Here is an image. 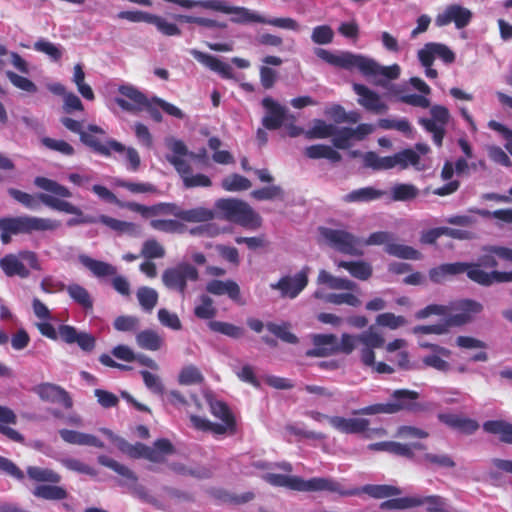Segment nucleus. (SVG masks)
I'll return each instance as SVG.
<instances>
[{"mask_svg": "<svg viewBox=\"0 0 512 512\" xmlns=\"http://www.w3.org/2000/svg\"><path fill=\"white\" fill-rule=\"evenodd\" d=\"M34 184L38 188L50 192L53 195L46 193L31 195L14 188L9 189V194L16 201H18L19 203H21L30 210H38L40 207V203H43L47 207L56 211L65 212L67 214H73L77 216H83V212L79 207L64 199H60L70 198L72 196L71 191L67 187L45 177H36L34 180Z\"/></svg>", "mask_w": 512, "mask_h": 512, "instance_id": "f257e3e1", "label": "nucleus"}, {"mask_svg": "<svg viewBox=\"0 0 512 512\" xmlns=\"http://www.w3.org/2000/svg\"><path fill=\"white\" fill-rule=\"evenodd\" d=\"M314 53L324 62L347 70L357 68L365 76L383 77L387 80L397 79L400 75V66H382L372 58L353 54L348 51L331 52L323 48H316Z\"/></svg>", "mask_w": 512, "mask_h": 512, "instance_id": "f03ea898", "label": "nucleus"}, {"mask_svg": "<svg viewBox=\"0 0 512 512\" xmlns=\"http://www.w3.org/2000/svg\"><path fill=\"white\" fill-rule=\"evenodd\" d=\"M458 312L451 313L450 308L442 305H428L416 313V318L424 319L430 315H443L446 317L445 323L434 325H419L413 328L412 332L418 334H437L441 335L447 332L449 326H460L469 322L474 314L482 310V305L471 300H463L457 304Z\"/></svg>", "mask_w": 512, "mask_h": 512, "instance_id": "7ed1b4c3", "label": "nucleus"}, {"mask_svg": "<svg viewBox=\"0 0 512 512\" xmlns=\"http://www.w3.org/2000/svg\"><path fill=\"white\" fill-rule=\"evenodd\" d=\"M263 479L273 486L286 487L299 492H329L340 496L359 494L358 489H345L342 484L329 477L303 479L299 476L267 473Z\"/></svg>", "mask_w": 512, "mask_h": 512, "instance_id": "20e7f679", "label": "nucleus"}, {"mask_svg": "<svg viewBox=\"0 0 512 512\" xmlns=\"http://www.w3.org/2000/svg\"><path fill=\"white\" fill-rule=\"evenodd\" d=\"M61 226L60 221L37 216H17L0 219L1 241L7 244L14 234L55 231Z\"/></svg>", "mask_w": 512, "mask_h": 512, "instance_id": "39448f33", "label": "nucleus"}, {"mask_svg": "<svg viewBox=\"0 0 512 512\" xmlns=\"http://www.w3.org/2000/svg\"><path fill=\"white\" fill-rule=\"evenodd\" d=\"M218 216L246 228H258L260 216L244 201L232 198H222L215 202Z\"/></svg>", "mask_w": 512, "mask_h": 512, "instance_id": "423d86ee", "label": "nucleus"}, {"mask_svg": "<svg viewBox=\"0 0 512 512\" xmlns=\"http://www.w3.org/2000/svg\"><path fill=\"white\" fill-rule=\"evenodd\" d=\"M211 413L222 421V424H215L206 418L190 415V421L194 428L201 431H212L215 434H224L234 430V418L228 407L221 401L210 402Z\"/></svg>", "mask_w": 512, "mask_h": 512, "instance_id": "0eeeda50", "label": "nucleus"}, {"mask_svg": "<svg viewBox=\"0 0 512 512\" xmlns=\"http://www.w3.org/2000/svg\"><path fill=\"white\" fill-rule=\"evenodd\" d=\"M164 286L172 291L185 296L188 281H197L199 273L196 267L187 262H181L173 267L165 269L162 273Z\"/></svg>", "mask_w": 512, "mask_h": 512, "instance_id": "6e6552de", "label": "nucleus"}, {"mask_svg": "<svg viewBox=\"0 0 512 512\" xmlns=\"http://www.w3.org/2000/svg\"><path fill=\"white\" fill-rule=\"evenodd\" d=\"M322 236L331 247L337 251L352 255L362 256V239L343 229L323 228Z\"/></svg>", "mask_w": 512, "mask_h": 512, "instance_id": "1a4fd4ad", "label": "nucleus"}, {"mask_svg": "<svg viewBox=\"0 0 512 512\" xmlns=\"http://www.w3.org/2000/svg\"><path fill=\"white\" fill-rule=\"evenodd\" d=\"M24 262H26L32 269H41L37 255L32 251H21L18 254H8L0 260V267L9 277L19 276L20 278H27L30 272Z\"/></svg>", "mask_w": 512, "mask_h": 512, "instance_id": "9d476101", "label": "nucleus"}, {"mask_svg": "<svg viewBox=\"0 0 512 512\" xmlns=\"http://www.w3.org/2000/svg\"><path fill=\"white\" fill-rule=\"evenodd\" d=\"M329 424L335 430L344 434L365 433V438H372L373 435L378 437L386 435V431L383 428L369 429L370 421L366 418H345L341 416H333L329 419Z\"/></svg>", "mask_w": 512, "mask_h": 512, "instance_id": "9b49d317", "label": "nucleus"}, {"mask_svg": "<svg viewBox=\"0 0 512 512\" xmlns=\"http://www.w3.org/2000/svg\"><path fill=\"white\" fill-rule=\"evenodd\" d=\"M430 116V118L419 119V123L433 135L434 143L441 146L446 126L450 120V113L446 107L434 105L430 108Z\"/></svg>", "mask_w": 512, "mask_h": 512, "instance_id": "f8f14e48", "label": "nucleus"}, {"mask_svg": "<svg viewBox=\"0 0 512 512\" xmlns=\"http://www.w3.org/2000/svg\"><path fill=\"white\" fill-rule=\"evenodd\" d=\"M472 17L473 13L470 9L460 4H450L438 13L435 24L438 27H443L454 23L457 29H463L470 24Z\"/></svg>", "mask_w": 512, "mask_h": 512, "instance_id": "ddd939ff", "label": "nucleus"}, {"mask_svg": "<svg viewBox=\"0 0 512 512\" xmlns=\"http://www.w3.org/2000/svg\"><path fill=\"white\" fill-rule=\"evenodd\" d=\"M309 268L304 267L293 276L282 277L278 282L271 283L270 288L279 290L283 298H296L308 284Z\"/></svg>", "mask_w": 512, "mask_h": 512, "instance_id": "4468645a", "label": "nucleus"}, {"mask_svg": "<svg viewBox=\"0 0 512 512\" xmlns=\"http://www.w3.org/2000/svg\"><path fill=\"white\" fill-rule=\"evenodd\" d=\"M121 97H116L115 102L122 110L130 113H138L144 110L148 98L137 87L131 84H123L118 87Z\"/></svg>", "mask_w": 512, "mask_h": 512, "instance_id": "2eb2a0df", "label": "nucleus"}, {"mask_svg": "<svg viewBox=\"0 0 512 512\" xmlns=\"http://www.w3.org/2000/svg\"><path fill=\"white\" fill-rule=\"evenodd\" d=\"M169 162L175 167L176 171L182 178L186 188L209 187L211 180L204 174H193L190 165L185 159L179 157L169 158Z\"/></svg>", "mask_w": 512, "mask_h": 512, "instance_id": "dca6fc26", "label": "nucleus"}, {"mask_svg": "<svg viewBox=\"0 0 512 512\" xmlns=\"http://www.w3.org/2000/svg\"><path fill=\"white\" fill-rule=\"evenodd\" d=\"M436 57L446 64L453 63L455 60L454 52L442 43L430 42L418 51V59L423 66L432 65Z\"/></svg>", "mask_w": 512, "mask_h": 512, "instance_id": "f3484780", "label": "nucleus"}, {"mask_svg": "<svg viewBox=\"0 0 512 512\" xmlns=\"http://www.w3.org/2000/svg\"><path fill=\"white\" fill-rule=\"evenodd\" d=\"M419 346L431 350V353L424 356L422 360L426 366L441 372H446L450 369V364L446 360L451 355V351L449 349L437 344L429 343L425 340H419Z\"/></svg>", "mask_w": 512, "mask_h": 512, "instance_id": "a211bd4d", "label": "nucleus"}, {"mask_svg": "<svg viewBox=\"0 0 512 512\" xmlns=\"http://www.w3.org/2000/svg\"><path fill=\"white\" fill-rule=\"evenodd\" d=\"M262 106L265 109V115L262 118V125L265 129H279L286 118L287 110L271 97H265L262 100Z\"/></svg>", "mask_w": 512, "mask_h": 512, "instance_id": "6ab92c4d", "label": "nucleus"}, {"mask_svg": "<svg viewBox=\"0 0 512 512\" xmlns=\"http://www.w3.org/2000/svg\"><path fill=\"white\" fill-rule=\"evenodd\" d=\"M105 131L100 126L89 125L84 133H81L80 140L83 144L90 147L95 152L109 156L111 154V147L109 145L110 139H104Z\"/></svg>", "mask_w": 512, "mask_h": 512, "instance_id": "aec40b11", "label": "nucleus"}, {"mask_svg": "<svg viewBox=\"0 0 512 512\" xmlns=\"http://www.w3.org/2000/svg\"><path fill=\"white\" fill-rule=\"evenodd\" d=\"M419 393L408 389L395 390L391 395V400L387 402L390 414L402 410H417L419 405L417 399Z\"/></svg>", "mask_w": 512, "mask_h": 512, "instance_id": "412c9836", "label": "nucleus"}, {"mask_svg": "<svg viewBox=\"0 0 512 512\" xmlns=\"http://www.w3.org/2000/svg\"><path fill=\"white\" fill-rule=\"evenodd\" d=\"M477 265H469L465 262H455L439 265L435 268L430 269L429 278L434 283H443L452 276L467 273L469 277V271H471Z\"/></svg>", "mask_w": 512, "mask_h": 512, "instance_id": "4be33fe9", "label": "nucleus"}, {"mask_svg": "<svg viewBox=\"0 0 512 512\" xmlns=\"http://www.w3.org/2000/svg\"><path fill=\"white\" fill-rule=\"evenodd\" d=\"M34 392L44 401L63 405L71 408L73 401L69 394L60 386L51 383H43L34 388Z\"/></svg>", "mask_w": 512, "mask_h": 512, "instance_id": "5701e85b", "label": "nucleus"}, {"mask_svg": "<svg viewBox=\"0 0 512 512\" xmlns=\"http://www.w3.org/2000/svg\"><path fill=\"white\" fill-rule=\"evenodd\" d=\"M59 336L67 344L76 343L83 351L90 352L95 347V338L86 332H79L70 325H61L59 327Z\"/></svg>", "mask_w": 512, "mask_h": 512, "instance_id": "b1692460", "label": "nucleus"}, {"mask_svg": "<svg viewBox=\"0 0 512 512\" xmlns=\"http://www.w3.org/2000/svg\"><path fill=\"white\" fill-rule=\"evenodd\" d=\"M353 89L358 95V103L365 109L375 113L382 114L386 112L387 105L382 101L381 97L362 84H354Z\"/></svg>", "mask_w": 512, "mask_h": 512, "instance_id": "393cba45", "label": "nucleus"}, {"mask_svg": "<svg viewBox=\"0 0 512 512\" xmlns=\"http://www.w3.org/2000/svg\"><path fill=\"white\" fill-rule=\"evenodd\" d=\"M189 52L198 62L218 73L222 78L230 79L233 77L232 67L217 57L196 49H191Z\"/></svg>", "mask_w": 512, "mask_h": 512, "instance_id": "a878e982", "label": "nucleus"}, {"mask_svg": "<svg viewBox=\"0 0 512 512\" xmlns=\"http://www.w3.org/2000/svg\"><path fill=\"white\" fill-rule=\"evenodd\" d=\"M314 348L307 352L308 356H329L339 350V342L333 334H316L313 336Z\"/></svg>", "mask_w": 512, "mask_h": 512, "instance_id": "bb28decb", "label": "nucleus"}, {"mask_svg": "<svg viewBox=\"0 0 512 512\" xmlns=\"http://www.w3.org/2000/svg\"><path fill=\"white\" fill-rule=\"evenodd\" d=\"M392 163V169L398 168L400 170H406L409 167H413L417 171H422L426 168L422 158L411 148L404 149L392 155Z\"/></svg>", "mask_w": 512, "mask_h": 512, "instance_id": "cd10ccee", "label": "nucleus"}, {"mask_svg": "<svg viewBox=\"0 0 512 512\" xmlns=\"http://www.w3.org/2000/svg\"><path fill=\"white\" fill-rule=\"evenodd\" d=\"M100 431L105 436H107V438L110 439V441L114 443L117 446V448L124 454H127L132 458H145L147 451L146 445L142 443H136L134 445L129 444L123 438L116 436L111 430L107 428H102L100 429Z\"/></svg>", "mask_w": 512, "mask_h": 512, "instance_id": "c85d7f7f", "label": "nucleus"}, {"mask_svg": "<svg viewBox=\"0 0 512 512\" xmlns=\"http://www.w3.org/2000/svg\"><path fill=\"white\" fill-rule=\"evenodd\" d=\"M171 214L175 217L186 221V222H207L215 218L216 213L209 208L196 207L188 210H184L174 205V210H171Z\"/></svg>", "mask_w": 512, "mask_h": 512, "instance_id": "c756f323", "label": "nucleus"}, {"mask_svg": "<svg viewBox=\"0 0 512 512\" xmlns=\"http://www.w3.org/2000/svg\"><path fill=\"white\" fill-rule=\"evenodd\" d=\"M206 291L215 296L227 295L236 302L240 300V287L233 280H211L206 285Z\"/></svg>", "mask_w": 512, "mask_h": 512, "instance_id": "7c9ffc66", "label": "nucleus"}, {"mask_svg": "<svg viewBox=\"0 0 512 512\" xmlns=\"http://www.w3.org/2000/svg\"><path fill=\"white\" fill-rule=\"evenodd\" d=\"M469 278L481 285H490L494 282H512V272L492 271L487 273L478 267L469 271Z\"/></svg>", "mask_w": 512, "mask_h": 512, "instance_id": "2f4dec72", "label": "nucleus"}, {"mask_svg": "<svg viewBox=\"0 0 512 512\" xmlns=\"http://www.w3.org/2000/svg\"><path fill=\"white\" fill-rule=\"evenodd\" d=\"M61 438L69 443L76 445L93 446L97 448H103L104 444L97 437L91 434H86L78 431L62 429L59 431Z\"/></svg>", "mask_w": 512, "mask_h": 512, "instance_id": "473e14b6", "label": "nucleus"}, {"mask_svg": "<svg viewBox=\"0 0 512 512\" xmlns=\"http://www.w3.org/2000/svg\"><path fill=\"white\" fill-rule=\"evenodd\" d=\"M79 261L89 269L95 277L103 278L117 274V268L115 266L107 262L95 260L87 255H79Z\"/></svg>", "mask_w": 512, "mask_h": 512, "instance_id": "72a5a7b5", "label": "nucleus"}, {"mask_svg": "<svg viewBox=\"0 0 512 512\" xmlns=\"http://www.w3.org/2000/svg\"><path fill=\"white\" fill-rule=\"evenodd\" d=\"M318 284H325L330 289L355 291L358 285L347 278L336 277L328 273L326 270H320L317 279Z\"/></svg>", "mask_w": 512, "mask_h": 512, "instance_id": "f704fd0d", "label": "nucleus"}, {"mask_svg": "<svg viewBox=\"0 0 512 512\" xmlns=\"http://www.w3.org/2000/svg\"><path fill=\"white\" fill-rule=\"evenodd\" d=\"M109 145L111 150L123 154L128 171L136 172L139 170L141 159L138 151L135 148L125 147L122 143L116 140H109Z\"/></svg>", "mask_w": 512, "mask_h": 512, "instance_id": "c9c22d12", "label": "nucleus"}, {"mask_svg": "<svg viewBox=\"0 0 512 512\" xmlns=\"http://www.w3.org/2000/svg\"><path fill=\"white\" fill-rule=\"evenodd\" d=\"M125 208L141 214L144 218H149L160 214H171V210H174V204L159 203L153 206H145L136 202H127Z\"/></svg>", "mask_w": 512, "mask_h": 512, "instance_id": "e433bc0d", "label": "nucleus"}, {"mask_svg": "<svg viewBox=\"0 0 512 512\" xmlns=\"http://www.w3.org/2000/svg\"><path fill=\"white\" fill-rule=\"evenodd\" d=\"M335 265L338 268H344L350 275L356 279L365 281L372 275V266L365 261H337Z\"/></svg>", "mask_w": 512, "mask_h": 512, "instance_id": "4c0bfd02", "label": "nucleus"}, {"mask_svg": "<svg viewBox=\"0 0 512 512\" xmlns=\"http://www.w3.org/2000/svg\"><path fill=\"white\" fill-rule=\"evenodd\" d=\"M439 419L446 425L467 434L473 433L479 427L475 420L464 418L456 414H440Z\"/></svg>", "mask_w": 512, "mask_h": 512, "instance_id": "58836bf2", "label": "nucleus"}, {"mask_svg": "<svg viewBox=\"0 0 512 512\" xmlns=\"http://www.w3.org/2000/svg\"><path fill=\"white\" fill-rule=\"evenodd\" d=\"M231 14V21L237 24H248V23H261L265 21V17L256 11L250 10L245 7L232 6L230 5L229 12Z\"/></svg>", "mask_w": 512, "mask_h": 512, "instance_id": "ea45409f", "label": "nucleus"}, {"mask_svg": "<svg viewBox=\"0 0 512 512\" xmlns=\"http://www.w3.org/2000/svg\"><path fill=\"white\" fill-rule=\"evenodd\" d=\"M32 494L37 498L50 501L63 500L68 496L65 488L50 483L37 485L33 489Z\"/></svg>", "mask_w": 512, "mask_h": 512, "instance_id": "a19ab883", "label": "nucleus"}, {"mask_svg": "<svg viewBox=\"0 0 512 512\" xmlns=\"http://www.w3.org/2000/svg\"><path fill=\"white\" fill-rule=\"evenodd\" d=\"M384 194V191L377 190L373 187H364L346 194L343 197V201L346 203L369 202L381 198Z\"/></svg>", "mask_w": 512, "mask_h": 512, "instance_id": "79ce46f5", "label": "nucleus"}, {"mask_svg": "<svg viewBox=\"0 0 512 512\" xmlns=\"http://www.w3.org/2000/svg\"><path fill=\"white\" fill-rule=\"evenodd\" d=\"M171 453H173V446L170 441L159 439L152 447L147 446L145 459L156 463L162 462Z\"/></svg>", "mask_w": 512, "mask_h": 512, "instance_id": "37998d69", "label": "nucleus"}, {"mask_svg": "<svg viewBox=\"0 0 512 512\" xmlns=\"http://www.w3.org/2000/svg\"><path fill=\"white\" fill-rule=\"evenodd\" d=\"M27 475L31 480L39 483L57 484L61 481V476L52 469L38 466L27 467Z\"/></svg>", "mask_w": 512, "mask_h": 512, "instance_id": "c03bdc74", "label": "nucleus"}, {"mask_svg": "<svg viewBox=\"0 0 512 512\" xmlns=\"http://www.w3.org/2000/svg\"><path fill=\"white\" fill-rule=\"evenodd\" d=\"M305 155L310 159L325 158L332 162H338L341 160V155L336 150L324 144H316L306 147Z\"/></svg>", "mask_w": 512, "mask_h": 512, "instance_id": "a18cd8bd", "label": "nucleus"}, {"mask_svg": "<svg viewBox=\"0 0 512 512\" xmlns=\"http://www.w3.org/2000/svg\"><path fill=\"white\" fill-rule=\"evenodd\" d=\"M483 428L488 433L498 435L501 441L512 444V424L494 420L485 422Z\"/></svg>", "mask_w": 512, "mask_h": 512, "instance_id": "49530a36", "label": "nucleus"}, {"mask_svg": "<svg viewBox=\"0 0 512 512\" xmlns=\"http://www.w3.org/2000/svg\"><path fill=\"white\" fill-rule=\"evenodd\" d=\"M421 506L418 496H406L386 500L380 504L382 510H407Z\"/></svg>", "mask_w": 512, "mask_h": 512, "instance_id": "de8ad7c7", "label": "nucleus"}, {"mask_svg": "<svg viewBox=\"0 0 512 512\" xmlns=\"http://www.w3.org/2000/svg\"><path fill=\"white\" fill-rule=\"evenodd\" d=\"M136 342L143 349L156 351L161 348L163 339L153 330H144L136 335Z\"/></svg>", "mask_w": 512, "mask_h": 512, "instance_id": "09e8293b", "label": "nucleus"}, {"mask_svg": "<svg viewBox=\"0 0 512 512\" xmlns=\"http://www.w3.org/2000/svg\"><path fill=\"white\" fill-rule=\"evenodd\" d=\"M390 193L394 201H410L418 197L419 189L410 183H398L392 186Z\"/></svg>", "mask_w": 512, "mask_h": 512, "instance_id": "8fccbe9b", "label": "nucleus"}, {"mask_svg": "<svg viewBox=\"0 0 512 512\" xmlns=\"http://www.w3.org/2000/svg\"><path fill=\"white\" fill-rule=\"evenodd\" d=\"M364 166L373 170H390L392 169V155L379 156L375 152H366L362 156Z\"/></svg>", "mask_w": 512, "mask_h": 512, "instance_id": "3c124183", "label": "nucleus"}, {"mask_svg": "<svg viewBox=\"0 0 512 512\" xmlns=\"http://www.w3.org/2000/svg\"><path fill=\"white\" fill-rule=\"evenodd\" d=\"M69 296L79 304L82 308L88 310L92 309L93 301L89 292L79 284H71L66 287Z\"/></svg>", "mask_w": 512, "mask_h": 512, "instance_id": "603ef678", "label": "nucleus"}, {"mask_svg": "<svg viewBox=\"0 0 512 512\" xmlns=\"http://www.w3.org/2000/svg\"><path fill=\"white\" fill-rule=\"evenodd\" d=\"M33 48L35 51L47 55L52 61H59L63 55V48L59 44H54L44 38L37 40Z\"/></svg>", "mask_w": 512, "mask_h": 512, "instance_id": "864d4df0", "label": "nucleus"}, {"mask_svg": "<svg viewBox=\"0 0 512 512\" xmlns=\"http://www.w3.org/2000/svg\"><path fill=\"white\" fill-rule=\"evenodd\" d=\"M385 251L393 256L402 258V259H411V260H419L422 258V254L414 249L413 247L390 243L385 247Z\"/></svg>", "mask_w": 512, "mask_h": 512, "instance_id": "5fc2aeb1", "label": "nucleus"}, {"mask_svg": "<svg viewBox=\"0 0 512 512\" xmlns=\"http://www.w3.org/2000/svg\"><path fill=\"white\" fill-rule=\"evenodd\" d=\"M385 251L393 256L402 258V259H411V260H419L422 258V254L414 249L413 247L390 243L385 247Z\"/></svg>", "mask_w": 512, "mask_h": 512, "instance_id": "6e6d98bb", "label": "nucleus"}, {"mask_svg": "<svg viewBox=\"0 0 512 512\" xmlns=\"http://www.w3.org/2000/svg\"><path fill=\"white\" fill-rule=\"evenodd\" d=\"M136 295L141 308L146 312H151L158 302L157 291L150 287L138 288Z\"/></svg>", "mask_w": 512, "mask_h": 512, "instance_id": "4d7b16f0", "label": "nucleus"}, {"mask_svg": "<svg viewBox=\"0 0 512 512\" xmlns=\"http://www.w3.org/2000/svg\"><path fill=\"white\" fill-rule=\"evenodd\" d=\"M221 186L226 191L237 192L248 190L251 187V182L244 176L231 174L222 179Z\"/></svg>", "mask_w": 512, "mask_h": 512, "instance_id": "13d9d810", "label": "nucleus"}, {"mask_svg": "<svg viewBox=\"0 0 512 512\" xmlns=\"http://www.w3.org/2000/svg\"><path fill=\"white\" fill-rule=\"evenodd\" d=\"M361 491L377 499L401 494V490L392 485H366Z\"/></svg>", "mask_w": 512, "mask_h": 512, "instance_id": "bf43d9fd", "label": "nucleus"}, {"mask_svg": "<svg viewBox=\"0 0 512 512\" xmlns=\"http://www.w3.org/2000/svg\"><path fill=\"white\" fill-rule=\"evenodd\" d=\"M334 134V126L327 124L323 120H316L313 126L305 132L308 139H324Z\"/></svg>", "mask_w": 512, "mask_h": 512, "instance_id": "052dcab7", "label": "nucleus"}, {"mask_svg": "<svg viewBox=\"0 0 512 512\" xmlns=\"http://www.w3.org/2000/svg\"><path fill=\"white\" fill-rule=\"evenodd\" d=\"M149 24H153L160 33L166 36H179L181 34V30L176 24L169 22L162 16L151 14Z\"/></svg>", "mask_w": 512, "mask_h": 512, "instance_id": "680f3d73", "label": "nucleus"}, {"mask_svg": "<svg viewBox=\"0 0 512 512\" xmlns=\"http://www.w3.org/2000/svg\"><path fill=\"white\" fill-rule=\"evenodd\" d=\"M418 499L428 512H450L446 499L439 495L418 496Z\"/></svg>", "mask_w": 512, "mask_h": 512, "instance_id": "e2e57ef3", "label": "nucleus"}, {"mask_svg": "<svg viewBox=\"0 0 512 512\" xmlns=\"http://www.w3.org/2000/svg\"><path fill=\"white\" fill-rule=\"evenodd\" d=\"M203 375L194 365H188L181 369L178 375V382L181 385L200 384L203 381Z\"/></svg>", "mask_w": 512, "mask_h": 512, "instance_id": "0e129e2a", "label": "nucleus"}, {"mask_svg": "<svg viewBox=\"0 0 512 512\" xmlns=\"http://www.w3.org/2000/svg\"><path fill=\"white\" fill-rule=\"evenodd\" d=\"M194 314L200 319H211L216 315L213 300L208 295H201L194 308Z\"/></svg>", "mask_w": 512, "mask_h": 512, "instance_id": "69168bd1", "label": "nucleus"}, {"mask_svg": "<svg viewBox=\"0 0 512 512\" xmlns=\"http://www.w3.org/2000/svg\"><path fill=\"white\" fill-rule=\"evenodd\" d=\"M209 328L215 332L224 334L235 339L242 337L244 334V330L241 327H238L227 322L211 321L209 323Z\"/></svg>", "mask_w": 512, "mask_h": 512, "instance_id": "338daca9", "label": "nucleus"}, {"mask_svg": "<svg viewBox=\"0 0 512 512\" xmlns=\"http://www.w3.org/2000/svg\"><path fill=\"white\" fill-rule=\"evenodd\" d=\"M334 32L328 25H319L313 28L311 40L317 45H327L333 41Z\"/></svg>", "mask_w": 512, "mask_h": 512, "instance_id": "774afa93", "label": "nucleus"}]
</instances>
